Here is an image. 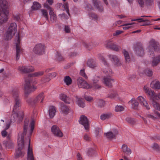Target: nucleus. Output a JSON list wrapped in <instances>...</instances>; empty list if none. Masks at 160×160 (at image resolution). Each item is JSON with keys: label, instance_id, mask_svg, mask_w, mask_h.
I'll use <instances>...</instances> for the list:
<instances>
[{"label": "nucleus", "instance_id": "obj_1", "mask_svg": "<svg viewBox=\"0 0 160 160\" xmlns=\"http://www.w3.org/2000/svg\"><path fill=\"white\" fill-rule=\"evenodd\" d=\"M8 3L6 0H0V25L8 21Z\"/></svg>", "mask_w": 160, "mask_h": 160}, {"label": "nucleus", "instance_id": "obj_2", "mask_svg": "<svg viewBox=\"0 0 160 160\" xmlns=\"http://www.w3.org/2000/svg\"><path fill=\"white\" fill-rule=\"evenodd\" d=\"M18 148L16 150L15 157L16 158L23 157L25 154L23 148L24 145V138L18 137Z\"/></svg>", "mask_w": 160, "mask_h": 160}, {"label": "nucleus", "instance_id": "obj_3", "mask_svg": "<svg viewBox=\"0 0 160 160\" xmlns=\"http://www.w3.org/2000/svg\"><path fill=\"white\" fill-rule=\"evenodd\" d=\"M17 31V25L15 23H12L8 27L6 34V39H11Z\"/></svg>", "mask_w": 160, "mask_h": 160}, {"label": "nucleus", "instance_id": "obj_4", "mask_svg": "<svg viewBox=\"0 0 160 160\" xmlns=\"http://www.w3.org/2000/svg\"><path fill=\"white\" fill-rule=\"evenodd\" d=\"M12 94L15 100V104L13 109V112L15 111L19 110L21 105V102L18 95L17 90L15 89L12 91Z\"/></svg>", "mask_w": 160, "mask_h": 160}, {"label": "nucleus", "instance_id": "obj_5", "mask_svg": "<svg viewBox=\"0 0 160 160\" xmlns=\"http://www.w3.org/2000/svg\"><path fill=\"white\" fill-rule=\"evenodd\" d=\"M24 88L25 96H27L29 94L34 91L37 88L34 86L33 85H32L29 80H26Z\"/></svg>", "mask_w": 160, "mask_h": 160}, {"label": "nucleus", "instance_id": "obj_6", "mask_svg": "<svg viewBox=\"0 0 160 160\" xmlns=\"http://www.w3.org/2000/svg\"><path fill=\"white\" fill-rule=\"evenodd\" d=\"M150 45L148 47V48L150 50V49H153L155 52H159L160 51V48L159 44L157 42H156L155 40L153 39H152L149 42ZM149 54L151 56H154V53L153 51H152L151 50H149Z\"/></svg>", "mask_w": 160, "mask_h": 160}, {"label": "nucleus", "instance_id": "obj_7", "mask_svg": "<svg viewBox=\"0 0 160 160\" xmlns=\"http://www.w3.org/2000/svg\"><path fill=\"white\" fill-rule=\"evenodd\" d=\"M103 72L106 75L103 78L104 84L109 88L111 87L112 83L114 81V79H112L110 76L111 74L112 73V72L110 71V70L108 71L105 70L103 71Z\"/></svg>", "mask_w": 160, "mask_h": 160}, {"label": "nucleus", "instance_id": "obj_8", "mask_svg": "<svg viewBox=\"0 0 160 160\" xmlns=\"http://www.w3.org/2000/svg\"><path fill=\"white\" fill-rule=\"evenodd\" d=\"M17 111H14L13 112V114L11 117L10 122H14L16 121L18 118L20 121H21L23 117V112L22 111H20L18 112L17 113L16 112Z\"/></svg>", "mask_w": 160, "mask_h": 160}, {"label": "nucleus", "instance_id": "obj_9", "mask_svg": "<svg viewBox=\"0 0 160 160\" xmlns=\"http://www.w3.org/2000/svg\"><path fill=\"white\" fill-rule=\"evenodd\" d=\"M45 46L41 43L36 45L33 49V51L36 54L40 55L44 53Z\"/></svg>", "mask_w": 160, "mask_h": 160}, {"label": "nucleus", "instance_id": "obj_10", "mask_svg": "<svg viewBox=\"0 0 160 160\" xmlns=\"http://www.w3.org/2000/svg\"><path fill=\"white\" fill-rule=\"evenodd\" d=\"M77 83L79 88L87 89L91 88L90 85L81 77L78 78Z\"/></svg>", "mask_w": 160, "mask_h": 160}, {"label": "nucleus", "instance_id": "obj_11", "mask_svg": "<svg viewBox=\"0 0 160 160\" xmlns=\"http://www.w3.org/2000/svg\"><path fill=\"white\" fill-rule=\"evenodd\" d=\"M52 132L54 136L59 138L62 137L63 134L57 125H53L51 128Z\"/></svg>", "mask_w": 160, "mask_h": 160}, {"label": "nucleus", "instance_id": "obj_12", "mask_svg": "<svg viewBox=\"0 0 160 160\" xmlns=\"http://www.w3.org/2000/svg\"><path fill=\"white\" fill-rule=\"evenodd\" d=\"M143 90L149 96L152 97L153 98L156 99H160V94H155L154 91L150 90L149 88L146 86L143 88Z\"/></svg>", "mask_w": 160, "mask_h": 160}, {"label": "nucleus", "instance_id": "obj_13", "mask_svg": "<svg viewBox=\"0 0 160 160\" xmlns=\"http://www.w3.org/2000/svg\"><path fill=\"white\" fill-rule=\"evenodd\" d=\"M79 123L83 125L86 130L89 129V122L87 117L84 115H82L80 118Z\"/></svg>", "mask_w": 160, "mask_h": 160}, {"label": "nucleus", "instance_id": "obj_14", "mask_svg": "<svg viewBox=\"0 0 160 160\" xmlns=\"http://www.w3.org/2000/svg\"><path fill=\"white\" fill-rule=\"evenodd\" d=\"M64 8L66 10L68 15H66L64 13H63L62 14H60L59 15L60 18L61 19L66 20L69 18V16H70V14L69 12V9L68 4L67 2H65L63 5Z\"/></svg>", "mask_w": 160, "mask_h": 160}, {"label": "nucleus", "instance_id": "obj_15", "mask_svg": "<svg viewBox=\"0 0 160 160\" xmlns=\"http://www.w3.org/2000/svg\"><path fill=\"white\" fill-rule=\"evenodd\" d=\"M19 71L24 73H29L34 71V68L32 66H20L18 68Z\"/></svg>", "mask_w": 160, "mask_h": 160}, {"label": "nucleus", "instance_id": "obj_16", "mask_svg": "<svg viewBox=\"0 0 160 160\" xmlns=\"http://www.w3.org/2000/svg\"><path fill=\"white\" fill-rule=\"evenodd\" d=\"M29 122V119L28 118H26L25 119L23 127V132H19L18 137L24 138V136L26 135L27 134Z\"/></svg>", "mask_w": 160, "mask_h": 160}, {"label": "nucleus", "instance_id": "obj_17", "mask_svg": "<svg viewBox=\"0 0 160 160\" xmlns=\"http://www.w3.org/2000/svg\"><path fill=\"white\" fill-rule=\"evenodd\" d=\"M105 46L108 49H111L116 51H118L119 50L118 46L110 41H107Z\"/></svg>", "mask_w": 160, "mask_h": 160}, {"label": "nucleus", "instance_id": "obj_18", "mask_svg": "<svg viewBox=\"0 0 160 160\" xmlns=\"http://www.w3.org/2000/svg\"><path fill=\"white\" fill-rule=\"evenodd\" d=\"M134 50L137 55L140 57H142L144 55V50L142 46L137 45Z\"/></svg>", "mask_w": 160, "mask_h": 160}, {"label": "nucleus", "instance_id": "obj_19", "mask_svg": "<svg viewBox=\"0 0 160 160\" xmlns=\"http://www.w3.org/2000/svg\"><path fill=\"white\" fill-rule=\"evenodd\" d=\"M91 0L95 8L97 9L99 12H102L103 11V8L102 6L100 4V2L99 1L97 0Z\"/></svg>", "mask_w": 160, "mask_h": 160}, {"label": "nucleus", "instance_id": "obj_20", "mask_svg": "<svg viewBox=\"0 0 160 160\" xmlns=\"http://www.w3.org/2000/svg\"><path fill=\"white\" fill-rule=\"evenodd\" d=\"M44 98L45 96L44 95V93L41 92L34 99V102L35 103V104L39 102L42 103L43 102Z\"/></svg>", "mask_w": 160, "mask_h": 160}, {"label": "nucleus", "instance_id": "obj_21", "mask_svg": "<svg viewBox=\"0 0 160 160\" xmlns=\"http://www.w3.org/2000/svg\"><path fill=\"white\" fill-rule=\"evenodd\" d=\"M108 57L114 63V64L118 66H120L121 64L120 62L117 57L115 55H108Z\"/></svg>", "mask_w": 160, "mask_h": 160}, {"label": "nucleus", "instance_id": "obj_22", "mask_svg": "<svg viewBox=\"0 0 160 160\" xmlns=\"http://www.w3.org/2000/svg\"><path fill=\"white\" fill-rule=\"evenodd\" d=\"M30 139H29L28 148V150L27 157L28 160H34L32 151L30 148Z\"/></svg>", "mask_w": 160, "mask_h": 160}, {"label": "nucleus", "instance_id": "obj_23", "mask_svg": "<svg viewBox=\"0 0 160 160\" xmlns=\"http://www.w3.org/2000/svg\"><path fill=\"white\" fill-rule=\"evenodd\" d=\"M118 134V131L117 130H115L113 132H110L106 133L107 138L110 139H112L115 138V137Z\"/></svg>", "mask_w": 160, "mask_h": 160}, {"label": "nucleus", "instance_id": "obj_24", "mask_svg": "<svg viewBox=\"0 0 160 160\" xmlns=\"http://www.w3.org/2000/svg\"><path fill=\"white\" fill-rule=\"evenodd\" d=\"M61 109L62 112L65 114H68L70 110V107L62 103L61 104Z\"/></svg>", "mask_w": 160, "mask_h": 160}, {"label": "nucleus", "instance_id": "obj_25", "mask_svg": "<svg viewBox=\"0 0 160 160\" xmlns=\"http://www.w3.org/2000/svg\"><path fill=\"white\" fill-rule=\"evenodd\" d=\"M7 138L9 139V140L8 141H4L3 142V145H4L7 148H11L13 147V143L9 140L10 137L9 136H8Z\"/></svg>", "mask_w": 160, "mask_h": 160}, {"label": "nucleus", "instance_id": "obj_26", "mask_svg": "<svg viewBox=\"0 0 160 160\" xmlns=\"http://www.w3.org/2000/svg\"><path fill=\"white\" fill-rule=\"evenodd\" d=\"M132 21H138V22H144V24L141 26L149 25L151 24V22L148 19H144L142 18H139L138 19L132 20Z\"/></svg>", "mask_w": 160, "mask_h": 160}, {"label": "nucleus", "instance_id": "obj_27", "mask_svg": "<svg viewBox=\"0 0 160 160\" xmlns=\"http://www.w3.org/2000/svg\"><path fill=\"white\" fill-rule=\"evenodd\" d=\"M56 112V109L55 107L52 106H50L49 109V115L50 118H53Z\"/></svg>", "mask_w": 160, "mask_h": 160}, {"label": "nucleus", "instance_id": "obj_28", "mask_svg": "<svg viewBox=\"0 0 160 160\" xmlns=\"http://www.w3.org/2000/svg\"><path fill=\"white\" fill-rule=\"evenodd\" d=\"M60 98L61 100L63 101L66 103H70L71 100L70 98L68 97L65 94H61L60 96Z\"/></svg>", "mask_w": 160, "mask_h": 160}, {"label": "nucleus", "instance_id": "obj_29", "mask_svg": "<svg viewBox=\"0 0 160 160\" xmlns=\"http://www.w3.org/2000/svg\"><path fill=\"white\" fill-rule=\"evenodd\" d=\"M122 148L123 152L126 153L128 155H129L131 154L132 151L129 148H128L127 146L125 144L122 145Z\"/></svg>", "mask_w": 160, "mask_h": 160}, {"label": "nucleus", "instance_id": "obj_30", "mask_svg": "<svg viewBox=\"0 0 160 160\" xmlns=\"http://www.w3.org/2000/svg\"><path fill=\"white\" fill-rule=\"evenodd\" d=\"M129 102L132 104V107L133 109H138V103L134 98H132Z\"/></svg>", "mask_w": 160, "mask_h": 160}, {"label": "nucleus", "instance_id": "obj_31", "mask_svg": "<svg viewBox=\"0 0 160 160\" xmlns=\"http://www.w3.org/2000/svg\"><path fill=\"white\" fill-rule=\"evenodd\" d=\"M150 87L155 89H160V82L157 81L155 83L153 81L150 84Z\"/></svg>", "mask_w": 160, "mask_h": 160}, {"label": "nucleus", "instance_id": "obj_32", "mask_svg": "<svg viewBox=\"0 0 160 160\" xmlns=\"http://www.w3.org/2000/svg\"><path fill=\"white\" fill-rule=\"evenodd\" d=\"M76 103L78 106L82 108H84L85 105L83 101V99L81 98H78V96L76 97Z\"/></svg>", "mask_w": 160, "mask_h": 160}, {"label": "nucleus", "instance_id": "obj_33", "mask_svg": "<svg viewBox=\"0 0 160 160\" xmlns=\"http://www.w3.org/2000/svg\"><path fill=\"white\" fill-rule=\"evenodd\" d=\"M20 47L18 43L16 44V60H18L19 58V57L21 54Z\"/></svg>", "mask_w": 160, "mask_h": 160}, {"label": "nucleus", "instance_id": "obj_34", "mask_svg": "<svg viewBox=\"0 0 160 160\" xmlns=\"http://www.w3.org/2000/svg\"><path fill=\"white\" fill-rule=\"evenodd\" d=\"M160 62V56H158L156 58H154L152 62V65L153 67L156 66Z\"/></svg>", "mask_w": 160, "mask_h": 160}, {"label": "nucleus", "instance_id": "obj_35", "mask_svg": "<svg viewBox=\"0 0 160 160\" xmlns=\"http://www.w3.org/2000/svg\"><path fill=\"white\" fill-rule=\"evenodd\" d=\"M41 8V5L38 2H34L33 3V5L31 7L32 9L33 10H37Z\"/></svg>", "mask_w": 160, "mask_h": 160}, {"label": "nucleus", "instance_id": "obj_36", "mask_svg": "<svg viewBox=\"0 0 160 160\" xmlns=\"http://www.w3.org/2000/svg\"><path fill=\"white\" fill-rule=\"evenodd\" d=\"M49 14L50 15V20L51 21L53 22L54 21L56 20L57 17L52 9L49 10Z\"/></svg>", "mask_w": 160, "mask_h": 160}, {"label": "nucleus", "instance_id": "obj_37", "mask_svg": "<svg viewBox=\"0 0 160 160\" xmlns=\"http://www.w3.org/2000/svg\"><path fill=\"white\" fill-rule=\"evenodd\" d=\"M122 52L125 57L126 62H129L130 61L131 59L128 52L125 50H123Z\"/></svg>", "mask_w": 160, "mask_h": 160}, {"label": "nucleus", "instance_id": "obj_38", "mask_svg": "<svg viewBox=\"0 0 160 160\" xmlns=\"http://www.w3.org/2000/svg\"><path fill=\"white\" fill-rule=\"evenodd\" d=\"M87 64L88 66L91 68H94L96 67L95 62L93 59H90L87 62Z\"/></svg>", "mask_w": 160, "mask_h": 160}, {"label": "nucleus", "instance_id": "obj_39", "mask_svg": "<svg viewBox=\"0 0 160 160\" xmlns=\"http://www.w3.org/2000/svg\"><path fill=\"white\" fill-rule=\"evenodd\" d=\"M151 148L154 150L158 152H160V146L158 144L155 143H153L151 146Z\"/></svg>", "mask_w": 160, "mask_h": 160}, {"label": "nucleus", "instance_id": "obj_40", "mask_svg": "<svg viewBox=\"0 0 160 160\" xmlns=\"http://www.w3.org/2000/svg\"><path fill=\"white\" fill-rule=\"evenodd\" d=\"M64 82L67 85H69L71 84L72 80L69 76H66L65 77Z\"/></svg>", "mask_w": 160, "mask_h": 160}, {"label": "nucleus", "instance_id": "obj_41", "mask_svg": "<svg viewBox=\"0 0 160 160\" xmlns=\"http://www.w3.org/2000/svg\"><path fill=\"white\" fill-rule=\"evenodd\" d=\"M96 153V151L95 150L92 148H90L88 151L87 154L89 157L93 156Z\"/></svg>", "mask_w": 160, "mask_h": 160}, {"label": "nucleus", "instance_id": "obj_42", "mask_svg": "<svg viewBox=\"0 0 160 160\" xmlns=\"http://www.w3.org/2000/svg\"><path fill=\"white\" fill-rule=\"evenodd\" d=\"M154 99V98L152 100V103L153 107L155 108V109L158 110H160V107L159 104L157 103L156 101H155Z\"/></svg>", "mask_w": 160, "mask_h": 160}, {"label": "nucleus", "instance_id": "obj_43", "mask_svg": "<svg viewBox=\"0 0 160 160\" xmlns=\"http://www.w3.org/2000/svg\"><path fill=\"white\" fill-rule=\"evenodd\" d=\"M26 102L29 105L31 106H34L35 104L34 102V99L32 100L31 98H27Z\"/></svg>", "mask_w": 160, "mask_h": 160}, {"label": "nucleus", "instance_id": "obj_44", "mask_svg": "<svg viewBox=\"0 0 160 160\" xmlns=\"http://www.w3.org/2000/svg\"><path fill=\"white\" fill-rule=\"evenodd\" d=\"M145 73L149 77H151L152 75V71L149 69L147 68L144 71Z\"/></svg>", "mask_w": 160, "mask_h": 160}, {"label": "nucleus", "instance_id": "obj_45", "mask_svg": "<svg viewBox=\"0 0 160 160\" xmlns=\"http://www.w3.org/2000/svg\"><path fill=\"white\" fill-rule=\"evenodd\" d=\"M88 14L89 17L94 18L96 20L98 18V17L97 15L93 12H91L89 11L88 12Z\"/></svg>", "mask_w": 160, "mask_h": 160}, {"label": "nucleus", "instance_id": "obj_46", "mask_svg": "<svg viewBox=\"0 0 160 160\" xmlns=\"http://www.w3.org/2000/svg\"><path fill=\"white\" fill-rule=\"evenodd\" d=\"M112 115L111 114H104L100 116V118L102 120H105V119L109 118L110 116Z\"/></svg>", "mask_w": 160, "mask_h": 160}, {"label": "nucleus", "instance_id": "obj_47", "mask_svg": "<svg viewBox=\"0 0 160 160\" xmlns=\"http://www.w3.org/2000/svg\"><path fill=\"white\" fill-rule=\"evenodd\" d=\"M56 57L58 61H62L64 60V58L62 56L61 53L58 52H57Z\"/></svg>", "mask_w": 160, "mask_h": 160}, {"label": "nucleus", "instance_id": "obj_48", "mask_svg": "<svg viewBox=\"0 0 160 160\" xmlns=\"http://www.w3.org/2000/svg\"><path fill=\"white\" fill-rule=\"evenodd\" d=\"M98 107L100 108H102L104 106L105 104L104 101L102 100H99L98 102Z\"/></svg>", "mask_w": 160, "mask_h": 160}, {"label": "nucleus", "instance_id": "obj_49", "mask_svg": "<svg viewBox=\"0 0 160 160\" xmlns=\"http://www.w3.org/2000/svg\"><path fill=\"white\" fill-rule=\"evenodd\" d=\"M41 11L43 16L47 20H48V14L47 11L45 9H41Z\"/></svg>", "mask_w": 160, "mask_h": 160}, {"label": "nucleus", "instance_id": "obj_50", "mask_svg": "<svg viewBox=\"0 0 160 160\" xmlns=\"http://www.w3.org/2000/svg\"><path fill=\"white\" fill-rule=\"evenodd\" d=\"M124 108L121 106H117L115 108V111L116 112H121L123 110Z\"/></svg>", "mask_w": 160, "mask_h": 160}, {"label": "nucleus", "instance_id": "obj_51", "mask_svg": "<svg viewBox=\"0 0 160 160\" xmlns=\"http://www.w3.org/2000/svg\"><path fill=\"white\" fill-rule=\"evenodd\" d=\"M138 99L141 105H142V104L146 101L145 99L142 96L138 97Z\"/></svg>", "mask_w": 160, "mask_h": 160}, {"label": "nucleus", "instance_id": "obj_52", "mask_svg": "<svg viewBox=\"0 0 160 160\" xmlns=\"http://www.w3.org/2000/svg\"><path fill=\"white\" fill-rule=\"evenodd\" d=\"M126 120L128 123L131 124H133L135 122V121L133 119L129 117L126 118Z\"/></svg>", "mask_w": 160, "mask_h": 160}, {"label": "nucleus", "instance_id": "obj_53", "mask_svg": "<svg viewBox=\"0 0 160 160\" xmlns=\"http://www.w3.org/2000/svg\"><path fill=\"white\" fill-rule=\"evenodd\" d=\"M83 46L89 50L91 49L93 46L92 43H87L84 42L83 43Z\"/></svg>", "mask_w": 160, "mask_h": 160}, {"label": "nucleus", "instance_id": "obj_54", "mask_svg": "<svg viewBox=\"0 0 160 160\" xmlns=\"http://www.w3.org/2000/svg\"><path fill=\"white\" fill-rule=\"evenodd\" d=\"M95 132L97 135H98L102 133V131L101 128H97L96 129Z\"/></svg>", "mask_w": 160, "mask_h": 160}, {"label": "nucleus", "instance_id": "obj_55", "mask_svg": "<svg viewBox=\"0 0 160 160\" xmlns=\"http://www.w3.org/2000/svg\"><path fill=\"white\" fill-rule=\"evenodd\" d=\"M132 24V23H128V24H125L124 25H122V26H124L123 27V29L124 30H127L129 29V28H130L131 27L130 26H129V25H131Z\"/></svg>", "mask_w": 160, "mask_h": 160}, {"label": "nucleus", "instance_id": "obj_56", "mask_svg": "<svg viewBox=\"0 0 160 160\" xmlns=\"http://www.w3.org/2000/svg\"><path fill=\"white\" fill-rule=\"evenodd\" d=\"M142 105H143L144 107L147 110H148L150 109V106L146 101L142 103Z\"/></svg>", "mask_w": 160, "mask_h": 160}, {"label": "nucleus", "instance_id": "obj_57", "mask_svg": "<svg viewBox=\"0 0 160 160\" xmlns=\"http://www.w3.org/2000/svg\"><path fill=\"white\" fill-rule=\"evenodd\" d=\"M117 94L116 93H111L110 94H108V95L107 97L111 99H112L114 98L115 97H117Z\"/></svg>", "mask_w": 160, "mask_h": 160}, {"label": "nucleus", "instance_id": "obj_58", "mask_svg": "<svg viewBox=\"0 0 160 160\" xmlns=\"http://www.w3.org/2000/svg\"><path fill=\"white\" fill-rule=\"evenodd\" d=\"M80 74L83 77H84L86 78H88L87 75H86L84 69L81 70H80Z\"/></svg>", "mask_w": 160, "mask_h": 160}, {"label": "nucleus", "instance_id": "obj_59", "mask_svg": "<svg viewBox=\"0 0 160 160\" xmlns=\"http://www.w3.org/2000/svg\"><path fill=\"white\" fill-rule=\"evenodd\" d=\"M146 117L148 118H151L154 120H155L158 118L157 117L149 114H147Z\"/></svg>", "mask_w": 160, "mask_h": 160}, {"label": "nucleus", "instance_id": "obj_60", "mask_svg": "<svg viewBox=\"0 0 160 160\" xmlns=\"http://www.w3.org/2000/svg\"><path fill=\"white\" fill-rule=\"evenodd\" d=\"M92 87H93L95 89H98L101 87L100 85L97 83H94L92 85Z\"/></svg>", "mask_w": 160, "mask_h": 160}, {"label": "nucleus", "instance_id": "obj_61", "mask_svg": "<svg viewBox=\"0 0 160 160\" xmlns=\"http://www.w3.org/2000/svg\"><path fill=\"white\" fill-rule=\"evenodd\" d=\"M50 80V78L47 77H44L42 79V82H43L45 83L49 81Z\"/></svg>", "mask_w": 160, "mask_h": 160}, {"label": "nucleus", "instance_id": "obj_62", "mask_svg": "<svg viewBox=\"0 0 160 160\" xmlns=\"http://www.w3.org/2000/svg\"><path fill=\"white\" fill-rule=\"evenodd\" d=\"M43 74V72H36L33 74V75L35 77L41 75H42Z\"/></svg>", "mask_w": 160, "mask_h": 160}, {"label": "nucleus", "instance_id": "obj_63", "mask_svg": "<svg viewBox=\"0 0 160 160\" xmlns=\"http://www.w3.org/2000/svg\"><path fill=\"white\" fill-rule=\"evenodd\" d=\"M99 79L100 78L99 77L95 76H94L92 80L93 81V82L97 83L99 81Z\"/></svg>", "mask_w": 160, "mask_h": 160}, {"label": "nucleus", "instance_id": "obj_64", "mask_svg": "<svg viewBox=\"0 0 160 160\" xmlns=\"http://www.w3.org/2000/svg\"><path fill=\"white\" fill-rule=\"evenodd\" d=\"M65 31L67 33H69L70 32V28L69 27L68 25H66L64 28Z\"/></svg>", "mask_w": 160, "mask_h": 160}]
</instances>
